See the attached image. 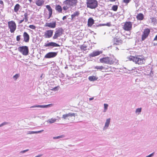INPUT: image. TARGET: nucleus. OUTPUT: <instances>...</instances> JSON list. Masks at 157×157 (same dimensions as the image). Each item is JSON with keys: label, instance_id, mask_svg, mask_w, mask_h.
Instances as JSON below:
<instances>
[{"label": "nucleus", "instance_id": "f257e3e1", "mask_svg": "<svg viewBox=\"0 0 157 157\" xmlns=\"http://www.w3.org/2000/svg\"><path fill=\"white\" fill-rule=\"evenodd\" d=\"M130 60H132L136 64H141L144 63L145 60L143 56H131L129 57Z\"/></svg>", "mask_w": 157, "mask_h": 157}, {"label": "nucleus", "instance_id": "f03ea898", "mask_svg": "<svg viewBox=\"0 0 157 157\" xmlns=\"http://www.w3.org/2000/svg\"><path fill=\"white\" fill-rule=\"evenodd\" d=\"M77 2V0H66L63 2L64 6L63 7V9L66 10L71 7L75 6Z\"/></svg>", "mask_w": 157, "mask_h": 157}, {"label": "nucleus", "instance_id": "7ed1b4c3", "mask_svg": "<svg viewBox=\"0 0 157 157\" xmlns=\"http://www.w3.org/2000/svg\"><path fill=\"white\" fill-rule=\"evenodd\" d=\"M76 114L73 113H68L63 114L62 117V118L64 120H68L70 121H73L75 118Z\"/></svg>", "mask_w": 157, "mask_h": 157}, {"label": "nucleus", "instance_id": "20e7f679", "mask_svg": "<svg viewBox=\"0 0 157 157\" xmlns=\"http://www.w3.org/2000/svg\"><path fill=\"white\" fill-rule=\"evenodd\" d=\"M87 7L91 9L96 8L98 6V2L96 0H86Z\"/></svg>", "mask_w": 157, "mask_h": 157}, {"label": "nucleus", "instance_id": "39448f33", "mask_svg": "<svg viewBox=\"0 0 157 157\" xmlns=\"http://www.w3.org/2000/svg\"><path fill=\"white\" fill-rule=\"evenodd\" d=\"M18 50L24 56H27L29 53V48L26 46L19 47L18 48Z\"/></svg>", "mask_w": 157, "mask_h": 157}, {"label": "nucleus", "instance_id": "423d86ee", "mask_svg": "<svg viewBox=\"0 0 157 157\" xmlns=\"http://www.w3.org/2000/svg\"><path fill=\"white\" fill-rule=\"evenodd\" d=\"M100 62L103 63L112 64L114 63L113 60L108 57L101 58L99 59Z\"/></svg>", "mask_w": 157, "mask_h": 157}, {"label": "nucleus", "instance_id": "0eeeda50", "mask_svg": "<svg viewBox=\"0 0 157 157\" xmlns=\"http://www.w3.org/2000/svg\"><path fill=\"white\" fill-rule=\"evenodd\" d=\"M57 54V52H49L44 56L45 58H51L56 56Z\"/></svg>", "mask_w": 157, "mask_h": 157}, {"label": "nucleus", "instance_id": "6e6552de", "mask_svg": "<svg viewBox=\"0 0 157 157\" xmlns=\"http://www.w3.org/2000/svg\"><path fill=\"white\" fill-rule=\"evenodd\" d=\"M150 30H144L142 35L141 40L142 41L144 40L148 36L150 33Z\"/></svg>", "mask_w": 157, "mask_h": 157}, {"label": "nucleus", "instance_id": "1a4fd4ad", "mask_svg": "<svg viewBox=\"0 0 157 157\" xmlns=\"http://www.w3.org/2000/svg\"><path fill=\"white\" fill-rule=\"evenodd\" d=\"M102 51H95L89 54L90 57H94L98 56L102 53Z\"/></svg>", "mask_w": 157, "mask_h": 157}, {"label": "nucleus", "instance_id": "9d476101", "mask_svg": "<svg viewBox=\"0 0 157 157\" xmlns=\"http://www.w3.org/2000/svg\"><path fill=\"white\" fill-rule=\"evenodd\" d=\"M44 46L45 47H59L60 45L58 44H57L55 42H49L48 43H45L44 45Z\"/></svg>", "mask_w": 157, "mask_h": 157}, {"label": "nucleus", "instance_id": "9b49d317", "mask_svg": "<svg viewBox=\"0 0 157 157\" xmlns=\"http://www.w3.org/2000/svg\"><path fill=\"white\" fill-rule=\"evenodd\" d=\"M63 30H57L55 33V34L53 37V39H56L58 37H59L61 36L63 33Z\"/></svg>", "mask_w": 157, "mask_h": 157}, {"label": "nucleus", "instance_id": "f8f14e48", "mask_svg": "<svg viewBox=\"0 0 157 157\" xmlns=\"http://www.w3.org/2000/svg\"><path fill=\"white\" fill-rule=\"evenodd\" d=\"M8 25L10 29H16V25L14 21H11L9 22Z\"/></svg>", "mask_w": 157, "mask_h": 157}, {"label": "nucleus", "instance_id": "ddd939ff", "mask_svg": "<svg viewBox=\"0 0 157 157\" xmlns=\"http://www.w3.org/2000/svg\"><path fill=\"white\" fill-rule=\"evenodd\" d=\"M132 24L131 22H127L124 24L123 28L124 29H130L132 28Z\"/></svg>", "mask_w": 157, "mask_h": 157}, {"label": "nucleus", "instance_id": "4468645a", "mask_svg": "<svg viewBox=\"0 0 157 157\" xmlns=\"http://www.w3.org/2000/svg\"><path fill=\"white\" fill-rule=\"evenodd\" d=\"M53 32L52 30H47L44 33V36L45 38H50L52 35Z\"/></svg>", "mask_w": 157, "mask_h": 157}, {"label": "nucleus", "instance_id": "2eb2a0df", "mask_svg": "<svg viewBox=\"0 0 157 157\" xmlns=\"http://www.w3.org/2000/svg\"><path fill=\"white\" fill-rule=\"evenodd\" d=\"M56 22L55 21L52 23H47L45 24L46 26L48 27L51 28H54L56 27Z\"/></svg>", "mask_w": 157, "mask_h": 157}, {"label": "nucleus", "instance_id": "dca6fc26", "mask_svg": "<svg viewBox=\"0 0 157 157\" xmlns=\"http://www.w3.org/2000/svg\"><path fill=\"white\" fill-rule=\"evenodd\" d=\"M24 41L25 42H28L29 40V36L26 32H25L23 34Z\"/></svg>", "mask_w": 157, "mask_h": 157}, {"label": "nucleus", "instance_id": "f3484780", "mask_svg": "<svg viewBox=\"0 0 157 157\" xmlns=\"http://www.w3.org/2000/svg\"><path fill=\"white\" fill-rule=\"evenodd\" d=\"M110 120L111 119L110 118L107 119L106 120L104 127L103 128V130H105L108 128L110 122Z\"/></svg>", "mask_w": 157, "mask_h": 157}, {"label": "nucleus", "instance_id": "a211bd4d", "mask_svg": "<svg viewBox=\"0 0 157 157\" xmlns=\"http://www.w3.org/2000/svg\"><path fill=\"white\" fill-rule=\"evenodd\" d=\"M52 104H49L45 105H34L31 106L30 107V108H47L50 107Z\"/></svg>", "mask_w": 157, "mask_h": 157}, {"label": "nucleus", "instance_id": "6ab92c4d", "mask_svg": "<svg viewBox=\"0 0 157 157\" xmlns=\"http://www.w3.org/2000/svg\"><path fill=\"white\" fill-rule=\"evenodd\" d=\"M46 8L48 9V10L49 11V17L48 18V19H49L51 17L52 15V9L51 8V6L49 5H46Z\"/></svg>", "mask_w": 157, "mask_h": 157}, {"label": "nucleus", "instance_id": "aec40b11", "mask_svg": "<svg viewBox=\"0 0 157 157\" xmlns=\"http://www.w3.org/2000/svg\"><path fill=\"white\" fill-rule=\"evenodd\" d=\"M122 43V41L121 40H119L117 38L114 39V43L113 45H120Z\"/></svg>", "mask_w": 157, "mask_h": 157}, {"label": "nucleus", "instance_id": "412c9836", "mask_svg": "<svg viewBox=\"0 0 157 157\" xmlns=\"http://www.w3.org/2000/svg\"><path fill=\"white\" fill-rule=\"evenodd\" d=\"M35 3L38 6H41L43 5L44 1L43 0H35Z\"/></svg>", "mask_w": 157, "mask_h": 157}, {"label": "nucleus", "instance_id": "4be33fe9", "mask_svg": "<svg viewBox=\"0 0 157 157\" xmlns=\"http://www.w3.org/2000/svg\"><path fill=\"white\" fill-rule=\"evenodd\" d=\"M94 23V20L92 18H89L88 21V26H91Z\"/></svg>", "mask_w": 157, "mask_h": 157}, {"label": "nucleus", "instance_id": "5701e85b", "mask_svg": "<svg viewBox=\"0 0 157 157\" xmlns=\"http://www.w3.org/2000/svg\"><path fill=\"white\" fill-rule=\"evenodd\" d=\"M98 78L94 76H90L88 78V79L90 81H94L97 80Z\"/></svg>", "mask_w": 157, "mask_h": 157}, {"label": "nucleus", "instance_id": "b1692460", "mask_svg": "<svg viewBox=\"0 0 157 157\" xmlns=\"http://www.w3.org/2000/svg\"><path fill=\"white\" fill-rule=\"evenodd\" d=\"M144 15L142 13H140L137 15L136 16V18L138 20H142L144 18Z\"/></svg>", "mask_w": 157, "mask_h": 157}, {"label": "nucleus", "instance_id": "393cba45", "mask_svg": "<svg viewBox=\"0 0 157 157\" xmlns=\"http://www.w3.org/2000/svg\"><path fill=\"white\" fill-rule=\"evenodd\" d=\"M20 7L21 6L18 4H16L14 7V11L15 12H17L19 10Z\"/></svg>", "mask_w": 157, "mask_h": 157}, {"label": "nucleus", "instance_id": "a878e982", "mask_svg": "<svg viewBox=\"0 0 157 157\" xmlns=\"http://www.w3.org/2000/svg\"><path fill=\"white\" fill-rule=\"evenodd\" d=\"M79 14V13L78 12L76 11L71 15V19L73 20L76 17H78Z\"/></svg>", "mask_w": 157, "mask_h": 157}, {"label": "nucleus", "instance_id": "bb28decb", "mask_svg": "<svg viewBox=\"0 0 157 157\" xmlns=\"http://www.w3.org/2000/svg\"><path fill=\"white\" fill-rule=\"evenodd\" d=\"M87 46L86 44H83L81 45L80 48L81 50L86 51L87 50Z\"/></svg>", "mask_w": 157, "mask_h": 157}, {"label": "nucleus", "instance_id": "cd10ccee", "mask_svg": "<svg viewBox=\"0 0 157 157\" xmlns=\"http://www.w3.org/2000/svg\"><path fill=\"white\" fill-rule=\"evenodd\" d=\"M55 9L59 13L61 12L62 10L61 7L59 5L56 6L55 7Z\"/></svg>", "mask_w": 157, "mask_h": 157}, {"label": "nucleus", "instance_id": "c85d7f7f", "mask_svg": "<svg viewBox=\"0 0 157 157\" xmlns=\"http://www.w3.org/2000/svg\"><path fill=\"white\" fill-rule=\"evenodd\" d=\"M56 120V119L52 118L51 119H49L47 121V122L50 124H52L55 122Z\"/></svg>", "mask_w": 157, "mask_h": 157}, {"label": "nucleus", "instance_id": "c756f323", "mask_svg": "<svg viewBox=\"0 0 157 157\" xmlns=\"http://www.w3.org/2000/svg\"><path fill=\"white\" fill-rule=\"evenodd\" d=\"M142 110V108H138L136 110V113L137 114V115L141 113Z\"/></svg>", "mask_w": 157, "mask_h": 157}, {"label": "nucleus", "instance_id": "7c9ffc66", "mask_svg": "<svg viewBox=\"0 0 157 157\" xmlns=\"http://www.w3.org/2000/svg\"><path fill=\"white\" fill-rule=\"evenodd\" d=\"M94 68L96 69H99V70H102L104 68V67H103L102 66H96L94 67Z\"/></svg>", "mask_w": 157, "mask_h": 157}, {"label": "nucleus", "instance_id": "2f4dec72", "mask_svg": "<svg viewBox=\"0 0 157 157\" xmlns=\"http://www.w3.org/2000/svg\"><path fill=\"white\" fill-rule=\"evenodd\" d=\"M118 9V6L117 5H113L112 7V9L114 11H117Z\"/></svg>", "mask_w": 157, "mask_h": 157}, {"label": "nucleus", "instance_id": "473e14b6", "mask_svg": "<svg viewBox=\"0 0 157 157\" xmlns=\"http://www.w3.org/2000/svg\"><path fill=\"white\" fill-rule=\"evenodd\" d=\"M24 19H25V21L26 22L28 21V14L27 13H25L24 15Z\"/></svg>", "mask_w": 157, "mask_h": 157}, {"label": "nucleus", "instance_id": "72a5a7b5", "mask_svg": "<svg viewBox=\"0 0 157 157\" xmlns=\"http://www.w3.org/2000/svg\"><path fill=\"white\" fill-rule=\"evenodd\" d=\"M64 137V136L63 135H61L57 136H55L53 137V139H58L61 138H63Z\"/></svg>", "mask_w": 157, "mask_h": 157}, {"label": "nucleus", "instance_id": "f704fd0d", "mask_svg": "<svg viewBox=\"0 0 157 157\" xmlns=\"http://www.w3.org/2000/svg\"><path fill=\"white\" fill-rule=\"evenodd\" d=\"M125 31H124V33H125V34H126V35H129L130 33V32L129 31L130 30H124Z\"/></svg>", "mask_w": 157, "mask_h": 157}, {"label": "nucleus", "instance_id": "c9c22d12", "mask_svg": "<svg viewBox=\"0 0 157 157\" xmlns=\"http://www.w3.org/2000/svg\"><path fill=\"white\" fill-rule=\"evenodd\" d=\"M19 76V75L18 74H16L15 75H14L13 78H15L16 80L17 79V78Z\"/></svg>", "mask_w": 157, "mask_h": 157}, {"label": "nucleus", "instance_id": "e433bc0d", "mask_svg": "<svg viewBox=\"0 0 157 157\" xmlns=\"http://www.w3.org/2000/svg\"><path fill=\"white\" fill-rule=\"evenodd\" d=\"M36 131H29L28 134H36Z\"/></svg>", "mask_w": 157, "mask_h": 157}, {"label": "nucleus", "instance_id": "4c0bfd02", "mask_svg": "<svg viewBox=\"0 0 157 157\" xmlns=\"http://www.w3.org/2000/svg\"><path fill=\"white\" fill-rule=\"evenodd\" d=\"M8 124V122H4L0 124V127L2 126L7 124Z\"/></svg>", "mask_w": 157, "mask_h": 157}, {"label": "nucleus", "instance_id": "58836bf2", "mask_svg": "<svg viewBox=\"0 0 157 157\" xmlns=\"http://www.w3.org/2000/svg\"><path fill=\"white\" fill-rule=\"evenodd\" d=\"M29 27L32 29H34L35 28V26L33 25H31L29 26Z\"/></svg>", "mask_w": 157, "mask_h": 157}, {"label": "nucleus", "instance_id": "ea45409f", "mask_svg": "<svg viewBox=\"0 0 157 157\" xmlns=\"http://www.w3.org/2000/svg\"><path fill=\"white\" fill-rule=\"evenodd\" d=\"M20 35L17 36L16 37V40L17 41H19L20 40Z\"/></svg>", "mask_w": 157, "mask_h": 157}, {"label": "nucleus", "instance_id": "a19ab883", "mask_svg": "<svg viewBox=\"0 0 157 157\" xmlns=\"http://www.w3.org/2000/svg\"><path fill=\"white\" fill-rule=\"evenodd\" d=\"M29 150L28 149H26L25 150L21 151L20 152V153H24L27 151H28Z\"/></svg>", "mask_w": 157, "mask_h": 157}, {"label": "nucleus", "instance_id": "79ce46f5", "mask_svg": "<svg viewBox=\"0 0 157 157\" xmlns=\"http://www.w3.org/2000/svg\"><path fill=\"white\" fill-rule=\"evenodd\" d=\"M104 108L105 109H107L108 107V105L106 104H104Z\"/></svg>", "mask_w": 157, "mask_h": 157}, {"label": "nucleus", "instance_id": "37998d69", "mask_svg": "<svg viewBox=\"0 0 157 157\" xmlns=\"http://www.w3.org/2000/svg\"><path fill=\"white\" fill-rule=\"evenodd\" d=\"M58 90V88L57 87H54V88H53V89H52V90L53 91H57V90Z\"/></svg>", "mask_w": 157, "mask_h": 157}, {"label": "nucleus", "instance_id": "c03bdc74", "mask_svg": "<svg viewBox=\"0 0 157 157\" xmlns=\"http://www.w3.org/2000/svg\"><path fill=\"white\" fill-rule=\"evenodd\" d=\"M154 23H155L156 22V20L155 18H152L151 20Z\"/></svg>", "mask_w": 157, "mask_h": 157}, {"label": "nucleus", "instance_id": "a18cd8bd", "mask_svg": "<svg viewBox=\"0 0 157 157\" xmlns=\"http://www.w3.org/2000/svg\"><path fill=\"white\" fill-rule=\"evenodd\" d=\"M131 0H123L124 2L125 3H128Z\"/></svg>", "mask_w": 157, "mask_h": 157}, {"label": "nucleus", "instance_id": "49530a36", "mask_svg": "<svg viewBox=\"0 0 157 157\" xmlns=\"http://www.w3.org/2000/svg\"><path fill=\"white\" fill-rule=\"evenodd\" d=\"M154 154V153L153 152L151 154H150V155L147 156L146 157H152Z\"/></svg>", "mask_w": 157, "mask_h": 157}, {"label": "nucleus", "instance_id": "de8ad7c7", "mask_svg": "<svg viewBox=\"0 0 157 157\" xmlns=\"http://www.w3.org/2000/svg\"><path fill=\"white\" fill-rule=\"evenodd\" d=\"M107 25L108 26H109L111 25V24L110 23H107L106 24H103L102 25Z\"/></svg>", "mask_w": 157, "mask_h": 157}, {"label": "nucleus", "instance_id": "09e8293b", "mask_svg": "<svg viewBox=\"0 0 157 157\" xmlns=\"http://www.w3.org/2000/svg\"><path fill=\"white\" fill-rule=\"evenodd\" d=\"M44 131V130H42L40 131H36V134L41 133V132H43V131Z\"/></svg>", "mask_w": 157, "mask_h": 157}, {"label": "nucleus", "instance_id": "8fccbe9b", "mask_svg": "<svg viewBox=\"0 0 157 157\" xmlns=\"http://www.w3.org/2000/svg\"><path fill=\"white\" fill-rule=\"evenodd\" d=\"M24 19H23L22 20L19 21L18 22L19 24H21L24 21Z\"/></svg>", "mask_w": 157, "mask_h": 157}, {"label": "nucleus", "instance_id": "3c124183", "mask_svg": "<svg viewBox=\"0 0 157 157\" xmlns=\"http://www.w3.org/2000/svg\"><path fill=\"white\" fill-rule=\"evenodd\" d=\"M0 4H1V5H3V6L4 5L3 2V1L2 0L0 1Z\"/></svg>", "mask_w": 157, "mask_h": 157}, {"label": "nucleus", "instance_id": "603ef678", "mask_svg": "<svg viewBox=\"0 0 157 157\" xmlns=\"http://www.w3.org/2000/svg\"><path fill=\"white\" fill-rule=\"evenodd\" d=\"M154 40H157V35L155 36V37L154 39Z\"/></svg>", "mask_w": 157, "mask_h": 157}, {"label": "nucleus", "instance_id": "864d4df0", "mask_svg": "<svg viewBox=\"0 0 157 157\" xmlns=\"http://www.w3.org/2000/svg\"><path fill=\"white\" fill-rule=\"evenodd\" d=\"M67 18V17L66 16H64V17H63V20H64L65 19H66Z\"/></svg>", "mask_w": 157, "mask_h": 157}, {"label": "nucleus", "instance_id": "5fc2aeb1", "mask_svg": "<svg viewBox=\"0 0 157 157\" xmlns=\"http://www.w3.org/2000/svg\"><path fill=\"white\" fill-rule=\"evenodd\" d=\"M94 98V97H92V98H89V100L90 101H91L92 100H93Z\"/></svg>", "mask_w": 157, "mask_h": 157}, {"label": "nucleus", "instance_id": "6e6d98bb", "mask_svg": "<svg viewBox=\"0 0 157 157\" xmlns=\"http://www.w3.org/2000/svg\"><path fill=\"white\" fill-rule=\"evenodd\" d=\"M111 2H114L116 0H109Z\"/></svg>", "mask_w": 157, "mask_h": 157}, {"label": "nucleus", "instance_id": "4d7b16f0", "mask_svg": "<svg viewBox=\"0 0 157 157\" xmlns=\"http://www.w3.org/2000/svg\"><path fill=\"white\" fill-rule=\"evenodd\" d=\"M15 30H10V31L11 33H13L14 32Z\"/></svg>", "mask_w": 157, "mask_h": 157}, {"label": "nucleus", "instance_id": "13d9d810", "mask_svg": "<svg viewBox=\"0 0 157 157\" xmlns=\"http://www.w3.org/2000/svg\"><path fill=\"white\" fill-rule=\"evenodd\" d=\"M107 110V109H104V110H103V112H106Z\"/></svg>", "mask_w": 157, "mask_h": 157}, {"label": "nucleus", "instance_id": "bf43d9fd", "mask_svg": "<svg viewBox=\"0 0 157 157\" xmlns=\"http://www.w3.org/2000/svg\"><path fill=\"white\" fill-rule=\"evenodd\" d=\"M90 33H94V34H95V33H94V32L93 31H90Z\"/></svg>", "mask_w": 157, "mask_h": 157}, {"label": "nucleus", "instance_id": "052dcab7", "mask_svg": "<svg viewBox=\"0 0 157 157\" xmlns=\"http://www.w3.org/2000/svg\"><path fill=\"white\" fill-rule=\"evenodd\" d=\"M28 0L29 1L30 3H31L32 2V0Z\"/></svg>", "mask_w": 157, "mask_h": 157}, {"label": "nucleus", "instance_id": "680f3d73", "mask_svg": "<svg viewBox=\"0 0 157 157\" xmlns=\"http://www.w3.org/2000/svg\"><path fill=\"white\" fill-rule=\"evenodd\" d=\"M42 75H41V76H40V78H42Z\"/></svg>", "mask_w": 157, "mask_h": 157}, {"label": "nucleus", "instance_id": "e2e57ef3", "mask_svg": "<svg viewBox=\"0 0 157 157\" xmlns=\"http://www.w3.org/2000/svg\"><path fill=\"white\" fill-rule=\"evenodd\" d=\"M145 29L147 30V29Z\"/></svg>", "mask_w": 157, "mask_h": 157}, {"label": "nucleus", "instance_id": "0e129e2a", "mask_svg": "<svg viewBox=\"0 0 157 157\" xmlns=\"http://www.w3.org/2000/svg\"><path fill=\"white\" fill-rule=\"evenodd\" d=\"M116 48L118 50V48L117 47H116Z\"/></svg>", "mask_w": 157, "mask_h": 157}]
</instances>
